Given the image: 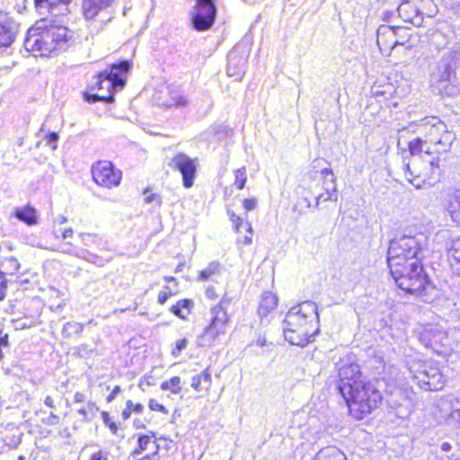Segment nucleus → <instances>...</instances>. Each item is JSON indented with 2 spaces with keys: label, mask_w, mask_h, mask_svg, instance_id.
Here are the masks:
<instances>
[{
  "label": "nucleus",
  "mask_w": 460,
  "mask_h": 460,
  "mask_svg": "<svg viewBox=\"0 0 460 460\" xmlns=\"http://www.w3.org/2000/svg\"><path fill=\"white\" fill-rule=\"evenodd\" d=\"M58 244L62 252L67 253H75L79 251L84 252L86 247L101 244V238L97 234L81 233L74 237V231L71 227L60 230V234H56Z\"/></svg>",
  "instance_id": "nucleus-13"
},
{
  "label": "nucleus",
  "mask_w": 460,
  "mask_h": 460,
  "mask_svg": "<svg viewBox=\"0 0 460 460\" xmlns=\"http://www.w3.org/2000/svg\"><path fill=\"white\" fill-rule=\"evenodd\" d=\"M126 405L130 410L132 414H141L144 411V406L140 402H134L132 400H128Z\"/></svg>",
  "instance_id": "nucleus-43"
},
{
  "label": "nucleus",
  "mask_w": 460,
  "mask_h": 460,
  "mask_svg": "<svg viewBox=\"0 0 460 460\" xmlns=\"http://www.w3.org/2000/svg\"><path fill=\"white\" fill-rule=\"evenodd\" d=\"M0 302L5 298L6 291H7V279L4 278H0Z\"/></svg>",
  "instance_id": "nucleus-52"
},
{
  "label": "nucleus",
  "mask_w": 460,
  "mask_h": 460,
  "mask_svg": "<svg viewBox=\"0 0 460 460\" xmlns=\"http://www.w3.org/2000/svg\"><path fill=\"white\" fill-rule=\"evenodd\" d=\"M278 307V296L270 291L262 294L258 305V314L263 317L272 314Z\"/></svg>",
  "instance_id": "nucleus-31"
},
{
  "label": "nucleus",
  "mask_w": 460,
  "mask_h": 460,
  "mask_svg": "<svg viewBox=\"0 0 460 460\" xmlns=\"http://www.w3.org/2000/svg\"><path fill=\"white\" fill-rule=\"evenodd\" d=\"M313 460H347L345 455L333 447L322 448Z\"/></svg>",
  "instance_id": "nucleus-35"
},
{
  "label": "nucleus",
  "mask_w": 460,
  "mask_h": 460,
  "mask_svg": "<svg viewBox=\"0 0 460 460\" xmlns=\"http://www.w3.org/2000/svg\"><path fill=\"white\" fill-rule=\"evenodd\" d=\"M446 260L451 269L460 271V236L449 241L446 248Z\"/></svg>",
  "instance_id": "nucleus-29"
},
{
  "label": "nucleus",
  "mask_w": 460,
  "mask_h": 460,
  "mask_svg": "<svg viewBox=\"0 0 460 460\" xmlns=\"http://www.w3.org/2000/svg\"><path fill=\"white\" fill-rule=\"evenodd\" d=\"M191 389L199 396H208L213 387L211 368L205 367L200 373L194 375L190 379Z\"/></svg>",
  "instance_id": "nucleus-21"
},
{
  "label": "nucleus",
  "mask_w": 460,
  "mask_h": 460,
  "mask_svg": "<svg viewBox=\"0 0 460 460\" xmlns=\"http://www.w3.org/2000/svg\"><path fill=\"white\" fill-rule=\"evenodd\" d=\"M70 327H73V325H72V324H70V323H66V324L64 326V330H63V332H66V331L68 328H70Z\"/></svg>",
  "instance_id": "nucleus-57"
},
{
  "label": "nucleus",
  "mask_w": 460,
  "mask_h": 460,
  "mask_svg": "<svg viewBox=\"0 0 460 460\" xmlns=\"http://www.w3.org/2000/svg\"><path fill=\"white\" fill-rule=\"evenodd\" d=\"M132 415V412L130 411V410L128 408L127 405H125V409L121 411V417L123 420H128Z\"/></svg>",
  "instance_id": "nucleus-55"
},
{
  "label": "nucleus",
  "mask_w": 460,
  "mask_h": 460,
  "mask_svg": "<svg viewBox=\"0 0 460 460\" xmlns=\"http://www.w3.org/2000/svg\"><path fill=\"white\" fill-rule=\"evenodd\" d=\"M389 271L395 286L405 296L424 301L436 289V285L422 261H414L410 264H395L389 267Z\"/></svg>",
  "instance_id": "nucleus-6"
},
{
  "label": "nucleus",
  "mask_w": 460,
  "mask_h": 460,
  "mask_svg": "<svg viewBox=\"0 0 460 460\" xmlns=\"http://www.w3.org/2000/svg\"><path fill=\"white\" fill-rule=\"evenodd\" d=\"M329 163L323 158H315L311 164L312 178H317V184L323 191L311 199L305 196H298L293 205V212L297 216H305L310 213L318 204L319 199H332L336 195V178L330 167L324 166Z\"/></svg>",
  "instance_id": "nucleus-7"
},
{
  "label": "nucleus",
  "mask_w": 460,
  "mask_h": 460,
  "mask_svg": "<svg viewBox=\"0 0 460 460\" xmlns=\"http://www.w3.org/2000/svg\"><path fill=\"white\" fill-rule=\"evenodd\" d=\"M394 29V36L397 41V46H405L411 42V29L407 26H393Z\"/></svg>",
  "instance_id": "nucleus-36"
},
{
  "label": "nucleus",
  "mask_w": 460,
  "mask_h": 460,
  "mask_svg": "<svg viewBox=\"0 0 460 460\" xmlns=\"http://www.w3.org/2000/svg\"><path fill=\"white\" fill-rule=\"evenodd\" d=\"M220 273V264L217 261H211L208 265L199 271L196 276L197 281L213 280Z\"/></svg>",
  "instance_id": "nucleus-34"
},
{
  "label": "nucleus",
  "mask_w": 460,
  "mask_h": 460,
  "mask_svg": "<svg viewBox=\"0 0 460 460\" xmlns=\"http://www.w3.org/2000/svg\"><path fill=\"white\" fill-rule=\"evenodd\" d=\"M451 217L456 226H460V205L457 209L451 211Z\"/></svg>",
  "instance_id": "nucleus-53"
},
{
  "label": "nucleus",
  "mask_w": 460,
  "mask_h": 460,
  "mask_svg": "<svg viewBox=\"0 0 460 460\" xmlns=\"http://www.w3.org/2000/svg\"><path fill=\"white\" fill-rule=\"evenodd\" d=\"M447 340L446 333L441 331L427 330L421 334V341L425 346L438 355L447 356L449 354L445 343Z\"/></svg>",
  "instance_id": "nucleus-19"
},
{
  "label": "nucleus",
  "mask_w": 460,
  "mask_h": 460,
  "mask_svg": "<svg viewBox=\"0 0 460 460\" xmlns=\"http://www.w3.org/2000/svg\"><path fill=\"white\" fill-rule=\"evenodd\" d=\"M247 181L246 168L242 167L234 171V184L238 190H243Z\"/></svg>",
  "instance_id": "nucleus-41"
},
{
  "label": "nucleus",
  "mask_w": 460,
  "mask_h": 460,
  "mask_svg": "<svg viewBox=\"0 0 460 460\" xmlns=\"http://www.w3.org/2000/svg\"><path fill=\"white\" fill-rule=\"evenodd\" d=\"M19 25L9 12L0 8V48L10 47L16 37Z\"/></svg>",
  "instance_id": "nucleus-17"
},
{
  "label": "nucleus",
  "mask_w": 460,
  "mask_h": 460,
  "mask_svg": "<svg viewBox=\"0 0 460 460\" xmlns=\"http://www.w3.org/2000/svg\"><path fill=\"white\" fill-rule=\"evenodd\" d=\"M451 448V446L448 444V443H444L442 445V449L445 450V451H447Z\"/></svg>",
  "instance_id": "nucleus-56"
},
{
  "label": "nucleus",
  "mask_w": 460,
  "mask_h": 460,
  "mask_svg": "<svg viewBox=\"0 0 460 460\" xmlns=\"http://www.w3.org/2000/svg\"><path fill=\"white\" fill-rule=\"evenodd\" d=\"M421 244L413 236L403 235L393 239L388 247V267L395 264H410L414 261H421Z\"/></svg>",
  "instance_id": "nucleus-9"
},
{
  "label": "nucleus",
  "mask_w": 460,
  "mask_h": 460,
  "mask_svg": "<svg viewBox=\"0 0 460 460\" xmlns=\"http://www.w3.org/2000/svg\"><path fill=\"white\" fill-rule=\"evenodd\" d=\"M90 460H107L106 454L100 450L91 455Z\"/></svg>",
  "instance_id": "nucleus-54"
},
{
  "label": "nucleus",
  "mask_w": 460,
  "mask_h": 460,
  "mask_svg": "<svg viewBox=\"0 0 460 460\" xmlns=\"http://www.w3.org/2000/svg\"><path fill=\"white\" fill-rule=\"evenodd\" d=\"M335 389L347 409V415L361 421L380 409L385 396L376 381L368 379L355 361L340 360L336 365Z\"/></svg>",
  "instance_id": "nucleus-2"
},
{
  "label": "nucleus",
  "mask_w": 460,
  "mask_h": 460,
  "mask_svg": "<svg viewBox=\"0 0 460 460\" xmlns=\"http://www.w3.org/2000/svg\"><path fill=\"white\" fill-rule=\"evenodd\" d=\"M75 0H34L39 15L60 17L69 13L68 5Z\"/></svg>",
  "instance_id": "nucleus-18"
},
{
  "label": "nucleus",
  "mask_w": 460,
  "mask_h": 460,
  "mask_svg": "<svg viewBox=\"0 0 460 460\" xmlns=\"http://www.w3.org/2000/svg\"><path fill=\"white\" fill-rule=\"evenodd\" d=\"M228 218L232 224L233 230L235 234H240L242 233V228H243L249 235H244L243 238L237 240L238 243L243 245H250L252 243V235L253 233L252 224L243 218L240 215H237L233 210H227Z\"/></svg>",
  "instance_id": "nucleus-23"
},
{
  "label": "nucleus",
  "mask_w": 460,
  "mask_h": 460,
  "mask_svg": "<svg viewBox=\"0 0 460 460\" xmlns=\"http://www.w3.org/2000/svg\"><path fill=\"white\" fill-rule=\"evenodd\" d=\"M189 345V340L187 338H181L177 340L171 349V355L173 358H178L181 355V352L187 349Z\"/></svg>",
  "instance_id": "nucleus-40"
},
{
  "label": "nucleus",
  "mask_w": 460,
  "mask_h": 460,
  "mask_svg": "<svg viewBox=\"0 0 460 460\" xmlns=\"http://www.w3.org/2000/svg\"><path fill=\"white\" fill-rule=\"evenodd\" d=\"M131 66L130 60H119L112 63L107 69L98 72L94 80L88 84L83 92L84 101L89 103L113 102L114 92L125 86Z\"/></svg>",
  "instance_id": "nucleus-5"
},
{
  "label": "nucleus",
  "mask_w": 460,
  "mask_h": 460,
  "mask_svg": "<svg viewBox=\"0 0 460 460\" xmlns=\"http://www.w3.org/2000/svg\"><path fill=\"white\" fill-rule=\"evenodd\" d=\"M149 191V189H146L145 190V193L146 194V196L145 197V201L146 203H150V202H153V201H157V202H161V198L158 194L156 193H150V194H147Z\"/></svg>",
  "instance_id": "nucleus-51"
},
{
  "label": "nucleus",
  "mask_w": 460,
  "mask_h": 460,
  "mask_svg": "<svg viewBox=\"0 0 460 460\" xmlns=\"http://www.w3.org/2000/svg\"><path fill=\"white\" fill-rule=\"evenodd\" d=\"M147 406L152 412L159 413L163 416H168L170 414L169 407L156 398H149Z\"/></svg>",
  "instance_id": "nucleus-38"
},
{
  "label": "nucleus",
  "mask_w": 460,
  "mask_h": 460,
  "mask_svg": "<svg viewBox=\"0 0 460 460\" xmlns=\"http://www.w3.org/2000/svg\"><path fill=\"white\" fill-rule=\"evenodd\" d=\"M422 137H416L407 144L411 155L422 154L432 156L429 163H419L412 167L409 163L403 166L405 179L416 189L433 186L439 181L442 170L438 156L447 153L456 138L446 123L437 117L425 119L420 124Z\"/></svg>",
  "instance_id": "nucleus-1"
},
{
  "label": "nucleus",
  "mask_w": 460,
  "mask_h": 460,
  "mask_svg": "<svg viewBox=\"0 0 460 460\" xmlns=\"http://www.w3.org/2000/svg\"><path fill=\"white\" fill-rule=\"evenodd\" d=\"M101 418L112 435H118L119 431L123 430L122 423L115 420L108 411H102L101 412Z\"/></svg>",
  "instance_id": "nucleus-37"
},
{
  "label": "nucleus",
  "mask_w": 460,
  "mask_h": 460,
  "mask_svg": "<svg viewBox=\"0 0 460 460\" xmlns=\"http://www.w3.org/2000/svg\"><path fill=\"white\" fill-rule=\"evenodd\" d=\"M87 394L84 391H76L74 394L73 401L75 403H84L86 402Z\"/></svg>",
  "instance_id": "nucleus-49"
},
{
  "label": "nucleus",
  "mask_w": 460,
  "mask_h": 460,
  "mask_svg": "<svg viewBox=\"0 0 460 460\" xmlns=\"http://www.w3.org/2000/svg\"><path fill=\"white\" fill-rule=\"evenodd\" d=\"M58 17L40 15L30 27L24 40V48L35 57H50L66 48L73 41V32L57 22Z\"/></svg>",
  "instance_id": "nucleus-3"
},
{
  "label": "nucleus",
  "mask_w": 460,
  "mask_h": 460,
  "mask_svg": "<svg viewBox=\"0 0 460 460\" xmlns=\"http://www.w3.org/2000/svg\"><path fill=\"white\" fill-rule=\"evenodd\" d=\"M376 44L385 56H389L393 49L397 46L394 29L388 24H381L376 32Z\"/></svg>",
  "instance_id": "nucleus-20"
},
{
  "label": "nucleus",
  "mask_w": 460,
  "mask_h": 460,
  "mask_svg": "<svg viewBox=\"0 0 460 460\" xmlns=\"http://www.w3.org/2000/svg\"><path fill=\"white\" fill-rule=\"evenodd\" d=\"M168 165L173 171L181 173L185 189H190L194 185L199 165L197 158H191L184 153H178L172 157Z\"/></svg>",
  "instance_id": "nucleus-16"
},
{
  "label": "nucleus",
  "mask_w": 460,
  "mask_h": 460,
  "mask_svg": "<svg viewBox=\"0 0 460 460\" xmlns=\"http://www.w3.org/2000/svg\"><path fill=\"white\" fill-rule=\"evenodd\" d=\"M22 433L17 425L8 423L0 426V443L6 448L17 447L22 438Z\"/></svg>",
  "instance_id": "nucleus-24"
},
{
  "label": "nucleus",
  "mask_w": 460,
  "mask_h": 460,
  "mask_svg": "<svg viewBox=\"0 0 460 460\" xmlns=\"http://www.w3.org/2000/svg\"><path fill=\"white\" fill-rule=\"evenodd\" d=\"M135 439L129 456L134 460H161V447L155 431L136 433Z\"/></svg>",
  "instance_id": "nucleus-12"
},
{
  "label": "nucleus",
  "mask_w": 460,
  "mask_h": 460,
  "mask_svg": "<svg viewBox=\"0 0 460 460\" xmlns=\"http://www.w3.org/2000/svg\"><path fill=\"white\" fill-rule=\"evenodd\" d=\"M230 326L231 315L227 309L221 303L212 306L210 319L199 336L201 344H214L219 338L226 335Z\"/></svg>",
  "instance_id": "nucleus-10"
},
{
  "label": "nucleus",
  "mask_w": 460,
  "mask_h": 460,
  "mask_svg": "<svg viewBox=\"0 0 460 460\" xmlns=\"http://www.w3.org/2000/svg\"><path fill=\"white\" fill-rule=\"evenodd\" d=\"M394 95V87L392 84H387L385 89L375 92L371 104H378L381 109L396 107Z\"/></svg>",
  "instance_id": "nucleus-26"
},
{
  "label": "nucleus",
  "mask_w": 460,
  "mask_h": 460,
  "mask_svg": "<svg viewBox=\"0 0 460 460\" xmlns=\"http://www.w3.org/2000/svg\"><path fill=\"white\" fill-rule=\"evenodd\" d=\"M44 404L51 411L48 416L41 420V422L45 426H60L63 424L64 419L66 417L67 413L65 412L63 414H59L55 412V410L58 406V401L52 395H46L44 398Z\"/></svg>",
  "instance_id": "nucleus-27"
},
{
  "label": "nucleus",
  "mask_w": 460,
  "mask_h": 460,
  "mask_svg": "<svg viewBox=\"0 0 460 460\" xmlns=\"http://www.w3.org/2000/svg\"><path fill=\"white\" fill-rule=\"evenodd\" d=\"M58 138V135L56 132H49L44 137L45 141L48 144L52 145L53 149H55L57 146L56 142H57Z\"/></svg>",
  "instance_id": "nucleus-48"
},
{
  "label": "nucleus",
  "mask_w": 460,
  "mask_h": 460,
  "mask_svg": "<svg viewBox=\"0 0 460 460\" xmlns=\"http://www.w3.org/2000/svg\"><path fill=\"white\" fill-rule=\"evenodd\" d=\"M206 296L210 300H216L218 298L219 294L216 290V288L212 286H209L205 290Z\"/></svg>",
  "instance_id": "nucleus-50"
},
{
  "label": "nucleus",
  "mask_w": 460,
  "mask_h": 460,
  "mask_svg": "<svg viewBox=\"0 0 460 460\" xmlns=\"http://www.w3.org/2000/svg\"><path fill=\"white\" fill-rule=\"evenodd\" d=\"M430 4V0H402L397 7L398 15L404 22L420 26L425 16H431L427 11Z\"/></svg>",
  "instance_id": "nucleus-15"
},
{
  "label": "nucleus",
  "mask_w": 460,
  "mask_h": 460,
  "mask_svg": "<svg viewBox=\"0 0 460 460\" xmlns=\"http://www.w3.org/2000/svg\"><path fill=\"white\" fill-rule=\"evenodd\" d=\"M122 392V388L120 385H115L107 395L105 401L107 403H111L113 402L116 397Z\"/></svg>",
  "instance_id": "nucleus-47"
},
{
  "label": "nucleus",
  "mask_w": 460,
  "mask_h": 460,
  "mask_svg": "<svg viewBox=\"0 0 460 460\" xmlns=\"http://www.w3.org/2000/svg\"><path fill=\"white\" fill-rule=\"evenodd\" d=\"M442 368V365L434 358H416L409 364L411 379L426 392H438L446 387L447 379Z\"/></svg>",
  "instance_id": "nucleus-8"
},
{
  "label": "nucleus",
  "mask_w": 460,
  "mask_h": 460,
  "mask_svg": "<svg viewBox=\"0 0 460 460\" xmlns=\"http://www.w3.org/2000/svg\"><path fill=\"white\" fill-rule=\"evenodd\" d=\"M195 306L194 300L191 298H182L176 301L172 305L169 311L177 318L186 321L189 316L193 313Z\"/></svg>",
  "instance_id": "nucleus-30"
},
{
  "label": "nucleus",
  "mask_w": 460,
  "mask_h": 460,
  "mask_svg": "<svg viewBox=\"0 0 460 460\" xmlns=\"http://www.w3.org/2000/svg\"><path fill=\"white\" fill-rule=\"evenodd\" d=\"M114 0H81V11L85 20H94L106 12Z\"/></svg>",
  "instance_id": "nucleus-22"
},
{
  "label": "nucleus",
  "mask_w": 460,
  "mask_h": 460,
  "mask_svg": "<svg viewBox=\"0 0 460 460\" xmlns=\"http://www.w3.org/2000/svg\"><path fill=\"white\" fill-rule=\"evenodd\" d=\"M21 268L19 261L13 257H5L0 261V278L15 276L18 274Z\"/></svg>",
  "instance_id": "nucleus-32"
},
{
  "label": "nucleus",
  "mask_w": 460,
  "mask_h": 460,
  "mask_svg": "<svg viewBox=\"0 0 460 460\" xmlns=\"http://www.w3.org/2000/svg\"><path fill=\"white\" fill-rule=\"evenodd\" d=\"M164 280L167 283H172V286L164 285L163 289L156 295V303L159 305H165L168 300L179 294V281L173 276H165Z\"/></svg>",
  "instance_id": "nucleus-28"
},
{
  "label": "nucleus",
  "mask_w": 460,
  "mask_h": 460,
  "mask_svg": "<svg viewBox=\"0 0 460 460\" xmlns=\"http://www.w3.org/2000/svg\"><path fill=\"white\" fill-rule=\"evenodd\" d=\"M9 346V334L4 332L3 330H0V358H3V348H7Z\"/></svg>",
  "instance_id": "nucleus-46"
},
{
  "label": "nucleus",
  "mask_w": 460,
  "mask_h": 460,
  "mask_svg": "<svg viewBox=\"0 0 460 460\" xmlns=\"http://www.w3.org/2000/svg\"><path fill=\"white\" fill-rule=\"evenodd\" d=\"M97 411L98 407L95 402L92 401H89L85 407H82L77 410L78 414L87 420H90Z\"/></svg>",
  "instance_id": "nucleus-39"
},
{
  "label": "nucleus",
  "mask_w": 460,
  "mask_h": 460,
  "mask_svg": "<svg viewBox=\"0 0 460 460\" xmlns=\"http://www.w3.org/2000/svg\"><path fill=\"white\" fill-rule=\"evenodd\" d=\"M90 172L93 181L101 189H116L122 181L121 170L110 160L101 159L94 162Z\"/></svg>",
  "instance_id": "nucleus-11"
},
{
  "label": "nucleus",
  "mask_w": 460,
  "mask_h": 460,
  "mask_svg": "<svg viewBox=\"0 0 460 460\" xmlns=\"http://www.w3.org/2000/svg\"><path fill=\"white\" fill-rule=\"evenodd\" d=\"M183 382L181 376H174L164 381L160 385V389L164 392H169L174 395L181 394L183 390Z\"/></svg>",
  "instance_id": "nucleus-33"
},
{
  "label": "nucleus",
  "mask_w": 460,
  "mask_h": 460,
  "mask_svg": "<svg viewBox=\"0 0 460 460\" xmlns=\"http://www.w3.org/2000/svg\"><path fill=\"white\" fill-rule=\"evenodd\" d=\"M283 332L290 344L305 347L319 333L317 306L311 301H304L292 306L286 314Z\"/></svg>",
  "instance_id": "nucleus-4"
},
{
  "label": "nucleus",
  "mask_w": 460,
  "mask_h": 460,
  "mask_svg": "<svg viewBox=\"0 0 460 460\" xmlns=\"http://www.w3.org/2000/svg\"><path fill=\"white\" fill-rule=\"evenodd\" d=\"M177 259L179 260V262L174 269L175 273L181 272L184 269L190 267V261L186 259L184 256L177 255Z\"/></svg>",
  "instance_id": "nucleus-45"
},
{
  "label": "nucleus",
  "mask_w": 460,
  "mask_h": 460,
  "mask_svg": "<svg viewBox=\"0 0 460 460\" xmlns=\"http://www.w3.org/2000/svg\"><path fill=\"white\" fill-rule=\"evenodd\" d=\"M243 209L248 212L254 210L258 206V200L256 198H246L242 201Z\"/></svg>",
  "instance_id": "nucleus-42"
},
{
  "label": "nucleus",
  "mask_w": 460,
  "mask_h": 460,
  "mask_svg": "<svg viewBox=\"0 0 460 460\" xmlns=\"http://www.w3.org/2000/svg\"><path fill=\"white\" fill-rule=\"evenodd\" d=\"M272 344V342L269 341L267 338L263 336H259L255 341H252L250 343V347H257V348H263V347H269Z\"/></svg>",
  "instance_id": "nucleus-44"
},
{
  "label": "nucleus",
  "mask_w": 460,
  "mask_h": 460,
  "mask_svg": "<svg viewBox=\"0 0 460 460\" xmlns=\"http://www.w3.org/2000/svg\"><path fill=\"white\" fill-rule=\"evenodd\" d=\"M195 4L190 13V23L197 31H206L212 28L217 17L214 0H194Z\"/></svg>",
  "instance_id": "nucleus-14"
},
{
  "label": "nucleus",
  "mask_w": 460,
  "mask_h": 460,
  "mask_svg": "<svg viewBox=\"0 0 460 460\" xmlns=\"http://www.w3.org/2000/svg\"><path fill=\"white\" fill-rule=\"evenodd\" d=\"M11 217L29 226H35L39 223L38 211L31 204L14 208L11 213Z\"/></svg>",
  "instance_id": "nucleus-25"
}]
</instances>
